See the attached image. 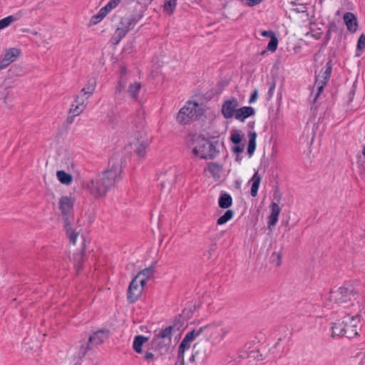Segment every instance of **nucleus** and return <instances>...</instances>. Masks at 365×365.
<instances>
[{"label":"nucleus","mask_w":365,"mask_h":365,"mask_svg":"<svg viewBox=\"0 0 365 365\" xmlns=\"http://www.w3.org/2000/svg\"><path fill=\"white\" fill-rule=\"evenodd\" d=\"M253 125H254V123H252V124H251L250 123H249L250 127H252Z\"/></svg>","instance_id":"62"},{"label":"nucleus","mask_w":365,"mask_h":365,"mask_svg":"<svg viewBox=\"0 0 365 365\" xmlns=\"http://www.w3.org/2000/svg\"><path fill=\"white\" fill-rule=\"evenodd\" d=\"M257 91L255 89L250 98L249 103H252L255 102L257 100Z\"/></svg>","instance_id":"51"},{"label":"nucleus","mask_w":365,"mask_h":365,"mask_svg":"<svg viewBox=\"0 0 365 365\" xmlns=\"http://www.w3.org/2000/svg\"><path fill=\"white\" fill-rule=\"evenodd\" d=\"M332 71V61L329 60L324 68H322L319 73L316 76L314 86H317V92L315 94L313 103H314L320 94L323 92L324 87L327 86Z\"/></svg>","instance_id":"8"},{"label":"nucleus","mask_w":365,"mask_h":365,"mask_svg":"<svg viewBox=\"0 0 365 365\" xmlns=\"http://www.w3.org/2000/svg\"><path fill=\"white\" fill-rule=\"evenodd\" d=\"M344 316L337 319L335 322L332 323V326L331 327L332 331V336H344Z\"/></svg>","instance_id":"20"},{"label":"nucleus","mask_w":365,"mask_h":365,"mask_svg":"<svg viewBox=\"0 0 365 365\" xmlns=\"http://www.w3.org/2000/svg\"><path fill=\"white\" fill-rule=\"evenodd\" d=\"M143 359L146 361L150 362V361L154 359V354L152 352L146 351L145 355L143 356Z\"/></svg>","instance_id":"46"},{"label":"nucleus","mask_w":365,"mask_h":365,"mask_svg":"<svg viewBox=\"0 0 365 365\" xmlns=\"http://www.w3.org/2000/svg\"><path fill=\"white\" fill-rule=\"evenodd\" d=\"M83 257V254H81V255H76V257H75V258H78V259H76V260H81V259Z\"/></svg>","instance_id":"56"},{"label":"nucleus","mask_w":365,"mask_h":365,"mask_svg":"<svg viewBox=\"0 0 365 365\" xmlns=\"http://www.w3.org/2000/svg\"><path fill=\"white\" fill-rule=\"evenodd\" d=\"M251 180L252 181L250 194L252 197H255L257 195V191L259 187L261 178L258 175L257 173H255Z\"/></svg>","instance_id":"30"},{"label":"nucleus","mask_w":365,"mask_h":365,"mask_svg":"<svg viewBox=\"0 0 365 365\" xmlns=\"http://www.w3.org/2000/svg\"><path fill=\"white\" fill-rule=\"evenodd\" d=\"M195 339L194 338V332L188 331L182 341H181L179 348H178V356L180 357L183 355L185 351L190 347L189 343Z\"/></svg>","instance_id":"19"},{"label":"nucleus","mask_w":365,"mask_h":365,"mask_svg":"<svg viewBox=\"0 0 365 365\" xmlns=\"http://www.w3.org/2000/svg\"><path fill=\"white\" fill-rule=\"evenodd\" d=\"M128 71L125 66H120V79L118 81L119 91H121L125 88L128 81Z\"/></svg>","instance_id":"25"},{"label":"nucleus","mask_w":365,"mask_h":365,"mask_svg":"<svg viewBox=\"0 0 365 365\" xmlns=\"http://www.w3.org/2000/svg\"><path fill=\"white\" fill-rule=\"evenodd\" d=\"M76 115H73V114H70V115L68 116L67 119H66V123L69 125L72 124L74 121V118L76 117Z\"/></svg>","instance_id":"52"},{"label":"nucleus","mask_w":365,"mask_h":365,"mask_svg":"<svg viewBox=\"0 0 365 365\" xmlns=\"http://www.w3.org/2000/svg\"><path fill=\"white\" fill-rule=\"evenodd\" d=\"M195 145L193 148L192 153L202 159H214L219 151L216 149V144L210 140L197 136L195 140Z\"/></svg>","instance_id":"5"},{"label":"nucleus","mask_w":365,"mask_h":365,"mask_svg":"<svg viewBox=\"0 0 365 365\" xmlns=\"http://www.w3.org/2000/svg\"><path fill=\"white\" fill-rule=\"evenodd\" d=\"M242 157L240 156L239 155H237L236 157V160L237 161H240L242 160Z\"/></svg>","instance_id":"58"},{"label":"nucleus","mask_w":365,"mask_h":365,"mask_svg":"<svg viewBox=\"0 0 365 365\" xmlns=\"http://www.w3.org/2000/svg\"><path fill=\"white\" fill-rule=\"evenodd\" d=\"M145 284V279H140L138 281V278H135L130 283L127 298L130 303H134L136 302L142 294L143 287Z\"/></svg>","instance_id":"11"},{"label":"nucleus","mask_w":365,"mask_h":365,"mask_svg":"<svg viewBox=\"0 0 365 365\" xmlns=\"http://www.w3.org/2000/svg\"><path fill=\"white\" fill-rule=\"evenodd\" d=\"M165 183H166L165 182H161L162 186L165 187V185H166Z\"/></svg>","instance_id":"60"},{"label":"nucleus","mask_w":365,"mask_h":365,"mask_svg":"<svg viewBox=\"0 0 365 365\" xmlns=\"http://www.w3.org/2000/svg\"><path fill=\"white\" fill-rule=\"evenodd\" d=\"M331 33L327 31L326 35L324 36L325 44H327L329 42V41L331 39Z\"/></svg>","instance_id":"53"},{"label":"nucleus","mask_w":365,"mask_h":365,"mask_svg":"<svg viewBox=\"0 0 365 365\" xmlns=\"http://www.w3.org/2000/svg\"><path fill=\"white\" fill-rule=\"evenodd\" d=\"M255 113V109L251 106H243L238 108L237 113L235 115V119L241 122H244L247 118L254 115Z\"/></svg>","instance_id":"15"},{"label":"nucleus","mask_w":365,"mask_h":365,"mask_svg":"<svg viewBox=\"0 0 365 365\" xmlns=\"http://www.w3.org/2000/svg\"><path fill=\"white\" fill-rule=\"evenodd\" d=\"M21 51L19 49L16 48H11L6 52L4 58H5L9 63H12L16 61Z\"/></svg>","instance_id":"29"},{"label":"nucleus","mask_w":365,"mask_h":365,"mask_svg":"<svg viewBox=\"0 0 365 365\" xmlns=\"http://www.w3.org/2000/svg\"><path fill=\"white\" fill-rule=\"evenodd\" d=\"M65 229L66 230V234L72 244L75 245L76 243V239L78 236V232L73 231L71 229V225H70L68 227L66 226V224H64Z\"/></svg>","instance_id":"33"},{"label":"nucleus","mask_w":365,"mask_h":365,"mask_svg":"<svg viewBox=\"0 0 365 365\" xmlns=\"http://www.w3.org/2000/svg\"><path fill=\"white\" fill-rule=\"evenodd\" d=\"M220 170L221 166L216 163H210L208 164V170L212 176L217 175Z\"/></svg>","instance_id":"38"},{"label":"nucleus","mask_w":365,"mask_h":365,"mask_svg":"<svg viewBox=\"0 0 365 365\" xmlns=\"http://www.w3.org/2000/svg\"><path fill=\"white\" fill-rule=\"evenodd\" d=\"M282 253L281 252H274L270 256V262L279 267L282 264Z\"/></svg>","instance_id":"36"},{"label":"nucleus","mask_w":365,"mask_h":365,"mask_svg":"<svg viewBox=\"0 0 365 365\" xmlns=\"http://www.w3.org/2000/svg\"><path fill=\"white\" fill-rule=\"evenodd\" d=\"M270 209L271 213L268 217L269 227L274 226L277 224L281 211V208L279 205L274 202L271 203Z\"/></svg>","instance_id":"17"},{"label":"nucleus","mask_w":365,"mask_h":365,"mask_svg":"<svg viewBox=\"0 0 365 365\" xmlns=\"http://www.w3.org/2000/svg\"><path fill=\"white\" fill-rule=\"evenodd\" d=\"M360 175L361 178L365 180V167L362 166V168L360 170Z\"/></svg>","instance_id":"54"},{"label":"nucleus","mask_w":365,"mask_h":365,"mask_svg":"<svg viewBox=\"0 0 365 365\" xmlns=\"http://www.w3.org/2000/svg\"><path fill=\"white\" fill-rule=\"evenodd\" d=\"M156 264V262H153L150 267L142 270L136 277V278L145 279L146 282L148 279L153 276Z\"/></svg>","instance_id":"24"},{"label":"nucleus","mask_w":365,"mask_h":365,"mask_svg":"<svg viewBox=\"0 0 365 365\" xmlns=\"http://www.w3.org/2000/svg\"><path fill=\"white\" fill-rule=\"evenodd\" d=\"M141 90V83L140 82H134L128 86V93L130 97L135 101H138V95Z\"/></svg>","instance_id":"22"},{"label":"nucleus","mask_w":365,"mask_h":365,"mask_svg":"<svg viewBox=\"0 0 365 365\" xmlns=\"http://www.w3.org/2000/svg\"><path fill=\"white\" fill-rule=\"evenodd\" d=\"M96 86V80L93 78L89 79L86 86L81 89V93H83L86 96V97H91L95 91Z\"/></svg>","instance_id":"27"},{"label":"nucleus","mask_w":365,"mask_h":365,"mask_svg":"<svg viewBox=\"0 0 365 365\" xmlns=\"http://www.w3.org/2000/svg\"><path fill=\"white\" fill-rule=\"evenodd\" d=\"M58 180L64 185H70L73 182V177L71 175L66 173L63 170H58L56 173Z\"/></svg>","instance_id":"28"},{"label":"nucleus","mask_w":365,"mask_h":365,"mask_svg":"<svg viewBox=\"0 0 365 365\" xmlns=\"http://www.w3.org/2000/svg\"><path fill=\"white\" fill-rule=\"evenodd\" d=\"M359 294L354 286L351 284H346L336 290H331L329 292V299L342 306L344 308L349 307V305L347 304L350 302L351 307H356V311H359Z\"/></svg>","instance_id":"1"},{"label":"nucleus","mask_w":365,"mask_h":365,"mask_svg":"<svg viewBox=\"0 0 365 365\" xmlns=\"http://www.w3.org/2000/svg\"><path fill=\"white\" fill-rule=\"evenodd\" d=\"M86 96L84 95L83 93H81L77 95L75 98V103H79V104H82V106H83V107H86V105H87V103H86V101L90 98V97H86Z\"/></svg>","instance_id":"39"},{"label":"nucleus","mask_w":365,"mask_h":365,"mask_svg":"<svg viewBox=\"0 0 365 365\" xmlns=\"http://www.w3.org/2000/svg\"><path fill=\"white\" fill-rule=\"evenodd\" d=\"M73 203L72 200L67 197L63 196L59 200V207L61 210L63 222L66 227H68L73 221Z\"/></svg>","instance_id":"10"},{"label":"nucleus","mask_w":365,"mask_h":365,"mask_svg":"<svg viewBox=\"0 0 365 365\" xmlns=\"http://www.w3.org/2000/svg\"><path fill=\"white\" fill-rule=\"evenodd\" d=\"M278 39L276 37V35L270 38L269 42L268 43V45L267 46V50L271 52H274L278 46Z\"/></svg>","instance_id":"37"},{"label":"nucleus","mask_w":365,"mask_h":365,"mask_svg":"<svg viewBox=\"0 0 365 365\" xmlns=\"http://www.w3.org/2000/svg\"><path fill=\"white\" fill-rule=\"evenodd\" d=\"M230 140L234 144L238 145L242 142V137L240 133H235L231 135Z\"/></svg>","instance_id":"42"},{"label":"nucleus","mask_w":365,"mask_h":365,"mask_svg":"<svg viewBox=\"0 0 365 365\" xmlns=\"http://www.w3.org/2000/svg\"><path fill=\"white\" fill-rule=\"evenodd\" d=\"M19 20V17L9 16L0 20V30L9 26L12 22Z\"/></svg>","instance_id":"35"},{"label":"nucleus","mask_w":365,"mask_h":365,"mask_svg":"<svg viewBox=\"0 0 365 365\" xmlns=\"http://www.w3.org/2000/svg\"><path fill=\"white\" fill-rule=\"evenodd\" d=\"M344 21L347 27V29L350 32H355L357 30L358 24L356 18L354 14L351 12H346L344 15Z\"/></svg>","instance_id":"18"},{"label":"nucleus","mask_w":365,"mask_h":365,"mask_svg":"<svg viewBox=\"0 0 365 365\" xmlns=\"http://www.w3.org/2000/svg\"><path fill=\"white\" fill-rule=\"evenodd\" d=\"M174 327L169 326L162 330L159 334L155 335L152 343L156 349L160 351H168L172 341V331Z\"/></svg>","instance_id":"9"},{"label":"nucleus","mask_w":365,"mask_h":365,"mask_svg":"<svg viewBox=\"0 0 365 365\" xmlns=\"http://www.w3.org/2000/svg\"><path fill=\"white\" fill-rule=\"evenodd\" d=\"M261 35L262 36L269 37L271 38L272 36L273 37L274 36H275V33L272 30L262 31L261 32Z\"/></svg>","instance_id":"47"},{"label":"nucleus","mask_w":365,"mask_h":365,"mask_svg":"<svg viewBox=\"0 0 365 365\" xmlns=\"http://www.w3.org/2000/svg\"><path fill=\"white\" fill-rule=\"evenodd\" d=\"M235 215V212L232 210H227L224 215H222L221 217H220L217 220V224L218 225H222L225 223H227L228 221H230L231 219L233 218Z\"/></svg>","instance_id":"31"},{"label":"nucleus","mask_w":365,"mask_h":365,"mask_svg":"<svg viewBox=\"0 0 365 365\" xmlns=\"http://www.w3.org/2000/svg\"><path fill=\"white\" fill-rule=\"evenodd\" d=\"M175 181V180H173L172 182H168V185H170L172 182H173Z\"/></svg>","instance_id":"64"},{"label":"nucleus","mask_w":365,"mask_h":365,"mask_svg":"<svg viewBox=\"0 0 365 365\" xmlns=\"http://www.w3.org/2000/svg\"><path fill=\"white\" fill-rule=\"evenodd\" d=\"M207 328V326H205V327H202L199 329H192L191 331H193L194 332V338L195 339L197 336H200L205 329H206Z\"/></svg>","instance_id":"44"},{"label":"nucleus","mask_w":365,"mask_h":365,"mask_svg":"<svg viewBox=\"0 0 365 365\" xmlns=\"http://www.w3.org/2000/svg\"><path fill=\"white\" fill-rule=\"evenodd\" d=\"M130 4L134 9L135 14L121 19V27H118L115 30V32L118 33L119 36V40L115 41V44H117L118 41L125 36L127 32L143 16L144 6L141 3L135 1V0H130Z\"/></svg>","instance_id":"4"},{"label":"nucleus","mask_w":365,"mask_h":365,"mask_svg":"<svg viewBox=\"0 0 365 365\" xmlns=\"http://www.w3.org/2000/svg\"><path fill=\"white\" fill-rule=\"evenodd\" d=\"M189 360H190V362H195V363L197 364V358H196L195 354H194L193 351H192V354L191 356L190 357Z\"/></svg>","instance_id":"55"},{"label":"nucleus","mask_w":365,"mask_h":365,"mask_svg":"<svg viewBox=\"0 0 365 365\" xmlns=\"http://www.w3.org/2000/svg\"><path fill=\"white\" fill-rule=\"evenodd\" d=\"M359 311L355 313H348L344 316V336L348 339L359 336V330L361 326V317L359 314Z\"/></svg>","instance_id":"7"},{"label":"nucleus","mask_w":365,"mask_h":365,"mask_svg":"<svg viewBox=\"0 0 365 365\" xmlns=\"http://www.w3.org/2000/svg\"><path fill=\"white\" fill-rule=\"evenodd\" d=\"M249 143L247 146V154L250 157H251L255 149H256V138L257 133L256 132H249L248 133Z\"/></svg>","instance_id":"26"},{"label":"nucleus","mask_w":365,"mask_h":365,"mask_svg":"<svg viewBox=\"0 0 365 365\" xmlns=\"http://www.w3.org/2000/svg\"><path fill=\"white\" fill-rule=\"evenodd\" d=\"M207 344L196 343L193 346L192 351L197 358V363L202 364L207 358L209 352L206 348Z\"/></svg>","instance_id":"14"},{"label":"nucleus","mask_w":365,"mask_h":365,"mask_svg":"<svg viewBox=\"0 0 365 365\" xmlns=\"http://www.w3.org/2000/svg\"><path fill=\"white\" fill-rule=\"evenodd\" d=\"M202 114L203 109L198 103L187 101L179 110L177 120L180 124L186 125L191 121L199 119Z\"/></svg>","instance_id":"6"},{"label":"nucleus","mask_w":365,"mask_h":365,"mask_svg":"<svg viewBox=\"0 0 365 365\" xmlns=\"http://www.w3.org/2000/svg\"><path fill=\"white\" fill-rule=\"evenodd\" d=\"M76 268H77V269H78V270L81 268V264H80V263L77 265V267H76Z\"/></svg>","instance_id":"61"},{"label":"nucleus","mask_w":365,"mask_h":365,"mask_svg":"<svg viewBox=\"0 0 365 365\" xmlns=\"http://www.w3.org/2000/svg\"><path fill=\"white\" fill-rule=\"evenodd\" d=\"M232 151L237 154L242 153L244 150V145H236L235 146L232 147Z\"/></svg>","instance_id":"45"},{"label":"nucleus","mask_w":365,"mask_h":365,"mask_svg":"<svg viewBox=\"0 0 365 365\" xmlns=\"http://www.w3.org/2000/svg\"><path fill=\"white\" fill-rule=\"evenodd\" d=\"M177 5V0H168L165 1L164 4V11H165L169 14H172Z\"/></svg>","instance_id":"34"},{"label":"nucleus","mask_w":365,"mask_h":365,"mask_svg":"<svg viewBox=\"0 0 365 365\" xmlns=\"http://www.w3.org/2000/svg\"><path fill=\"white\" fill-rule=\"evenodd\" d=\"M263 0H246L247 4L249 6H255L262 2Z\"/></svg>","instance_id":"49"},{"label":"nucleus","mask_w":365,"mask_h":365,"mask_svg":"<svg viewBox=\"0 0 365 365\" xmlns=\"http://www.w3.org/2000/svg\"><path fill=\"white\" fill-rule=\"evenodd\" d=\"M361 153H362L363 156L365 158V145H363Z\"/></svg>","instance_id":"57"},{"label":"nucleus","mask_w":365,"mask_h":365,"mask_svg":"<svg viewBox=\"0 0 365 365\" xmlns=\"http://www.w3.org/2000/svg\"><path fill=\"white\" fill-rule=\"evenodd\" d=\"M10 63L5 58H3L0 61V71L6 68Z\"/></svg>","instance_id":"50"},{"label":"nucleus","mask_w":365,"mask_h":365,"mask_svg":"<svg viewBox=\"0 0 365 365\" xmlns=\"http://www.w3.org/2000/svg\"><path fill=\"white\" fill-rule=\"evenodd\" d=\"M275 87H276V82L274 81H273L270 83L268 92H267L268 99H271L272 98L274 90H275Z\"/></svg>","instance_id":"43"},{"label":"nucleus","mask_w":365,"mask_h":365,"mask_svg":"<svg viewBox=\"0 0 365 365\" xmlns=\"http://www.w3.org/2000/svg\"><path fill=\"white\" fill-rule=\"evenodd\" d=\"M114 184V173L112 170L103 172L88 185L90 192L96 197H102Z\"/></svg>","instance_id":"3"},{"label":"nucleus","mask_w":365,"mask_h":365,"mask_svg":"<svg viewBox=\"0 0 365 365\" xmlns=\"http://www.w3.org/2000/svg\"><path fill=\"white\" fill-rule=\"evenodd\" d=\"M239 107V101L236 98H232L230 99L224 101L222 106V114L226 119L235 118V115L237 113Z\"/></svg>","instance_id":"12"},{"label":"nucleus","mask_w":365,"mask_h":365,"mask_svg":"<svg viewBox=\"0 0 365 365\" xmlns=\"http://www.w3.org/2000/svg\"><path fill=\"white\" fill-rule=\"evenodd\" d=\"M114 0H110L108 3L101 8L97 14L93 15L88 24L89 26H93L101 21L104 17L113 9Z\"/></svg>","instance_id":"13"},{"label":"nucleus","mask_w":365,"mask_h":365,"mask_svg":"<svg viewBox=\"0 0 365 365\" xmlns=\"http://www.w3.org/2000/svg\"><path fill=\"white\" fill-rule=\"evenodd\" d=\"M115 182H116L118 180V176L116 175H115Z\"/></svg>","instance_id":"63"},{"label":"nucleus","mask_w":365,"mask_h":365,"mask_svg":"<svg viewBox=\"0 0 365 365\" xmlns=\"http://www.w3.org/2000/svg\"><path fill=\"white\" fill-rule=\"evenodd\" d=\"M357 50L363 51L365 48V34H362L359 36L356 46Z\"/></svg>","instance_id":"41"},{"label":"nucleus","mask_w":365,"mask_h":365,"mask_svg":"<svg viewBox=\"0 0 365 365\" xmlns=\"http://www.w3.org/2000/svg\"><path fill=\"white\" fill-rule=\"evenodd\" d=\"M232 204L231 195L227 192L221 193L218 200V205L220 208L227 209Z\"/></svg>","instance_id":"23"},{"label":"nucleus","mask_w":365,"mask_h":365,"mask_svg":"<svg viewBox=\"0 0 365 365\" xmlns=\"http://www.w3.org/2000/svg\"><path fill=\"white\" fill-rule=\"evenodd\" d=\"M85 107L82 104L76 103L75 101L71 104L69 109V114H73V115H79L85 110Z\"/></svg>","instance_id":"32"},{"label":"nucleus","mask_w":365,"mask_h":365,"mask_svg":"<svg viewBox=\"0 0 365 365\" xmlns=\"http://www.w3.org/2000/svg\"><path fill=\"white\" fill-rule=\"evenodd\" d=\"M121 0H115V6L120 3Z\"/></svg>","instance_id":"59"},{"label":"nucleus","mask_w":365,"mask_h":365,"mask_svg":"<svg viewBox=\"0 0 365 365\" xmlns=\"http://www.w3.org/2000/svg\"><path fill=\"white\" fill-rule=\"evenodd\" d=\"M337 30V26L335 22L332 21L329 24L327 31L330 33L336 32Z\"/></svg>","instance_id":"48"},{"label":"nucleus","mask_w":365,"mask_h":365,"mask_svg":"<svg viewBox=\"0 0 365 365\" xmlns=\"http://www.w3.org/2000/svg\"><path fill=\"white\" fill-rule=\"evenodd\" d=\"M149 145V140L139 141L138 140L133 143H130V147L135 146V153L140 159H143L146 154V149Z\"/></svg>","instance_id":"16"},{"label":"nucleus","mask_w":365,"mask_h":365,"mask_svg":"<svg viewBox=\"0 0 365 365\" xmlns=\"http://www.w3.org/2000/svg\"><path fill=\"white\" fill-rule=\"evenodd\" d=\"M110 335V333L108 329H101L91 334L87 341H80V344L76 346V351L74 354V359H76V364H79L81 360L89 350L104 343Z\"/></svg>","instance_id":"2"},{"label":"nucleus","mask_w":365,"mask_h":365,"mask_svg":"<svg viewBox=\"0 0 365 365\" xmlns=\"http://www.w3.org/2000/svg\"><path fill=\"white\" fill-rule=\"evenodd\" d=\"M149 340V338L147 336H145L143 335H137L135 336L133 343V347L135 351H136L138 354L143 353V345L148 342Z\"/></svg>","instance_id":"21"},{"label":"nucleus","mask_w":365,"mask_h":365,"mask_svg":"<svg viewBox=\"0 0 365 365\" xmlns=\"http://www.w3.org/2000/svg\"><path fill=\"white\" fill-rule=\"evenodd\" d=\"M257 351H251L249 353L247 351H242L240 354L239 357L242 359H250V358H256L258 356Z\"/></svg>","instance_id":"40"}]
</instances>
